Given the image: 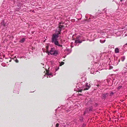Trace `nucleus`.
Wrapping results in <instances>:
<instances>
[{"label": "nucleus", "mask_w": 127, "mask_h": 127, "mask_svg": "<svg viewBox=\"0 0 127 127\" xmlns=\"http://www.w3.org/2000/svg\"><path fill=\"white\" fill-rule=\"evenodd\" d=\"M46 52L48 53V55L50 53L51 55L55 56H56L58 54V51L57 50H55L54 48H52L49 52L47 51Z\"/></svg>", "instance_id": "f03ea898"}, {"label": "nucleus", "mask_w": 127, "mask_h": 127, "mask_svg": "<svg viewBox=\"0 0 127 127\" xmlns=\"http://www.w3.org/2000/svg\"><path fill=\"white\" fill-rule=\"evenodd\" d=\"M114 94V93L113 92H111L110 93V95L111 96H112V95H113Z\"/></svg>", "instance_id": "f3484780"}, {"label": "nucleus", "mask_w": 127, "mask_h": 127, "mask_svg": "<svg viewBox=\"0 0 127 127\" xmlns=\"http://www.w3.org/2000/svg\"><path fill=\"white\" fill-rule=\"evenodd\" d=\"M59 107H58V108Z\"/></svg>", "instance_id": "c9c22d12"}, {"label": "nucleus", "mask_w": 127, "mask_h": 127, "mask_svg": "<svg viewBox=\"0 0 127 127\" xmlns=\"http://www.w3.org/2000/svg\"><path fill=\"white\" fill-rule=\"evenodd\" d=\"M64 64V63L63 62H61V64H60V66H62V65H63Z\"/></svg>", "instance_id": "f8f14e48"}, {"label": "nucleus", "mask_w": 127, "mask_h": 127, "mask_svg": "<svg viewBox=\"0 0 127 127\" xmlns=\"http://www.w3.org/2000/svg\"><path fill=\"white\" fill-rule=\"evenodd\" d=\"M1 65H2V66H5V64H4V63H2V64Z\"/></svg>", "instance_id": "aec40b11"}, {"label": "nucleus", "mask_w": 127, "mask_h": 127, "mask_svg": "<svg viewBox=\"0 0 127 127\" xmlns=\"http://www.w3.org/2000/svg\"><path fill=\"white\" fill-rule=\"evenodd\" d=\"M87 90V83H86V85L85 86H84L83 88L81 90H79L77 91L78 92H81L82 90Z\"/></svg>", "instance_id": "20e7f679"}, {"label": "nucleus", "mask_w": 127, "mask_h": 127, "mask_svg": "<svg viewBox=\"0 0 127 127\" xmlns=\"http://www.w3.org/2000/svg\"><path fill=\"white\" fill-rule=\"evenodd\" d=\"M77 95H81V94H79V93H78V94H77Z\"/></svg>", "instance_id": "b1692460"}, {"label": "nucleus", "mask_w": 127, "mask_h": 127, "mask_svg": "<svg viewBox=\"0 0 127 127\" xmlns=\"http://www.w3.org/2000/svg\"><path fill=\"white\" fill-rule=\"evenodd\" d=\"M104 32H102V33H104Z\"/></svg>", "instance_id": "473e14b6"}, {"label": "nucleus", "mask_w": 127, "mask_h": 127, "mask_svg": "<svg viewBox=\"0 0 127 127\" xmlns=\"http://www.w3.org/2000/svg\"><path fill=\"white\" fill-rule=\"evenodd\" d=\"M105 39L104 38L101 39L100 40V42L101 43H104L105 42Z\"/></svg>", "instance_id": "6e6552de"}, {"label": "nucleus", "mask_w": 127, "mask_h": 127, "mask_svg": "<svg viewBox=\"0 0 127 127\" xmlns=\"http://www.w3.org/2000/svg\"><path fill=\"white\" fill-rule=\"evenodd\" d=\"M108 94L107 93H104L102 95L101 98L103 99H105L106 98V96L108 95Z\"/></svg>", "instance_id": "39448f33"}, {"label": "nucleus", "mask_w": 127, "mask_h": 127, "mask_svg": "<svg viewBox=\"0 0 127 127\" xmlns=\"http://www.w3.org/2000/svg\"><path fill=\"white\" fill-rule=\"evenodd\" d=\"M66 50L67 51H69V49H67Z\"/></svg>", "instance_id": "a878e982"}, {"label": "nucleus", "mask_w": 127, "mask_h": 127, "mask_svg": "<svg viewBox=\"0 0 127 127\" xmlns=\"http://www.w3.org/2000/svg\"><path fill=\"white\" fill-rule=\"evenodd\" d=\"M13 93H15V92L14 91Z\"/></svg>", "instance_id": "e433bc0d"}, {"label": "nucleus", "mask_w": 127, "mask_h": 127, "mask_svg": "<svg viewBox=\"0 0 127 127\" xmlns=\"http://www.w3.org/2000/svg\"><path fill=\"white\" fill-rule=\"evenodd\" d=\"M112 46V47H113V48H114V45H112V46Z\"/></svg>", "instance_id": "bb28decb"}, {"label": "nucleus", "mask_w": 127, "mask_h": 127, "mask_svg": "<svg viewBox=\"0 0 127 127\" xmlns=\"http://www.w3.org/2000/svg\"><path fill=\"white\" fill-rule=\"evenodd\" d=\"M125 59V58H124V59L123 60H122V61H124V60Z\"/></svg>", "instance_id": "c756f323"}, {"label": "nucleus", "mask_w": 127, "mask_h": 127, "mask_svg": "<svg viewBox=\"0 0 127 127\" xmlns=\"http://www.w3.org/2000/svg\"><path fill=\"white\" fill-rule=\"evenodd\" d=\"M25 38H23L21 39L20 40V42L21 43H23L25 40Z\"/></svg>", "instance_id": "9d476101"}, {"label": "nucleus", "mask_w": 127, "mask_h": 127, "mask_svg": "<svg viewBox=\"0 0 127 127\" xmlns=\"http://www.w3.org/2000/svg\"><path fill=\"white\" fill-rule=\"evenodd\" d=\"M80 120L81 121H82L83 120V118L82 117H81L80 118Z\"/></svg>", "instance_id": "4be33fe9"}, {"label": "nucleus", "mask_w": 127, "mask_h": 127, "mask_svg": "<svg viewBox=\"0 0 127 127\" xmlns=\"http://www.w3.org/2000/svg\"><path fill=\"white\" fill-rule=\"evenodd\" d=\"M122 87V86H119V87L118 88V89H120Z\"/></svg>", "instance_id": "a211bd4d"}, {"label": "nucleus", "mask_w": 127, "mask_h": 127, "mask_svg": "<svg viewBox=\"0 0 127 127\" xmlns=\"http://www.w3.org/2000/svg\"><path fill=\"white\" fill-rule=\"evenodd\" d=\"M59 126V124L58 123H57L56 125V127H58Z\"/></svg>", "instance_id": "2eb2a0df"}, {"label": "nucleus", "mask_w": 127, "mask_h": 127, "mask_svg": "<svg viewBox=\"0 0 127 127\" xmlns=\"http://www.w3.org/2000/svg\"><path fill=\"white\" fill-rule=\"evenodd\" d=\"M17 93L18 94H19V91H17Z\"/></svg>", "instance_id": "7c9ffc66"}, {"label": "nucleus", "mask_w": 127, "mask_h": 127, "mask_svg": "<svg viewBox=\"0 0 127 127\" xmlns=\"http://www.w3.org/2000/svg\"><path fill=\"white\" fill-rule=\"evenodd\" d=\"M59 69V67H58L57 68H56V71H57Z\"/></svg>", "instance_id": "5701e85b"}, {"label": "nucleus", "mask_w": 127, "mask_h": 127, "mask_svg": "<svg viewBox=\"0 0 127 127\" xmlns=\"http://www.w3.org/2000/svg\"><path fill=\"white\" fill-rule=\"evenodd\" d=\"M48 47L47 46H46V49H47V50H48Z\"/></svg>", "instance_id": "393cba45"}, {"label": "nucleus", "mask_w": 127, "mask_h": 127, "mask_svg": "<svg viewBox=\"0 0 127 127\" xmlns=\"http://www.w3.org/2000/svg\"><path fill=\"white\" fill-rule=\"evenodd\" d=\"M92 107H90V108L89 109V111H92Z\"/></svg>", "instance_id": "6ab92c4d"}, {"label": "nucleus", "mask_w": 127, "mask_h": 127, "mask_svg": "<svg viewBox=\"0 0 127 127\" xmlns=\"http://www.w3.org/2000/svg\"><path fill=\"white\" fill-rule=\"evenodd\" d=\"M64 124V123H63V124Z\"/></svg>", "instance_id": "4c0bfd02"}, {"label": "nucleus", "mask_w": 127, "mask_h": 127, "mask_svg": "<svg viewBox=\"0 0 127 127\" xmlns=\"http://www.w3.org/2000/svg\"><path fill=\"white\" fill-rule=\"evenodd\" d=\"M82 42V41L79 40V37H77L76 38L75 40V43H80Z\"/></svg>", "instance_id": "423d86ee"}, {"label": "nucleus", "mask_w": 127, "mask_h": 127, "mask_svg": "<svg viewBox=\"0 0 127 127\" xmlns=\"http://www.w3.org/2000/svg\"><path fill=\"white\" fill-rule=\"evenodd\" d=\"M115 52L116 53H118L119 52V50L118 48H116L115 50Z\"/></svg>", "instance_id": "1a4fd4ad"}, {"label": "nucleus", "mask_w": 127, "mask_h": 127, "mask_svg": "<svg viewBox=\"0 0 127 127\" xmlns=\"http://www.w3.org/2000/svg\"><path fill=\"white\" fill-rule=\"evenodd\" d=\"M20 8H16L15 10H16L17 11H18L19 10V9H20Z\"/></svg>", "instance_id": "dca6fc26"}, {"label": "nucleus", "mask_w": 127, "mask_h": 127, "mask_svg": "<svg viewBox=\"0 0 127 127\" xmlns=\"http://www.w3.org/2000/svg\"><path fill=\"white\" fill-rule=\"evenodd\" d=\"M45 40H46V39H45V40L44 41V42H45Z\"/></svg>", "instance_id": "f704fd0d"}, {"label": "nucleus", "mask_w": 127, "mask_h": 127, "mask_svg": "<svg viewBox=\"0 0 127 127\" xmlns=\"http://www.w3.org/2000/svg\"><path fill=\"white\" fill-rule=\"evenodd\" d=\"M87 112V110H86L85 111H84L83 114L84 115H85L86 114Z\"/></svg>", "instance_id": "4468645a"}, {"label": "nucleus", "mask_w": 127, "mask_h": 127, "mask_svg": "<svg viewBox=\"0 0 127 127\" xmlns=\"http://www.w3.org/2000/svg\"><path fill=\"white\" fill-rule=\"evenodd\" d=\"M59 36L57 34H53L52 37L51 41L55 45H57L58 43V41L57 40V39Z\"/></svg>", "instance_id": "f257e3e1"}, {"label": "nucleus", "mask_w": 127, "mask_h": 127, "mask_svg": "<svg viewBox=\"0 0 127 127\" xmlns=\"http://www.w3.org/2000/svg\"><path fill=\"white\" fill-rule=\"evenodd\" d=\"M12 1H14L15 0H12Z\"/></svg>", "instance_id": "2f4dec72"}, {"label": "nucleus", "mask_w": 127, "mask_h": 127, "mask_svg": "<svg viewBox=\"0 0 127 127\" xmlns=\"http://www.w3.org/2000/svg\"><path fill=\"white\" fill-rule=\"evenodd\" d=\"M48 76H47V77H52L53 76V75H52V74L50 73H49V72H47V74Z\"/></svg>", "instance_id": "0eeeda50"}, {"label": "nucleus", "mask_w": 127, "mask_h": 127, "mask_svg": "<svg viewBox=\"0 0 127 127\" xmlns=\"http://www.w3.org/2000/svg\"><path fill=\"white\" fill-rule=\"evenodd\" d=\"M15 61L17 63H18L19 62L18 60L17 59H16V60H15Z\"/></svg>", "instance_id": "412c9836"}, {"label": "nucleus", "mask_w": 127, "mask_h": 127, "mask_svg": "<svg viewBox=\"0 0 127 127\" xmlns=\"http://www.w3.org/2000/svg\"><path fill=\"white\" fill-rule=\"evenodd\" d=\"M125 59V58H124V59L123 60H122V61H124V60Z\"/></svg>", "instance_id": "c85d7f7f"}, {"label": "nucleus", "mask_w": 127, "mask_h": 127, "mask_svg": "<svg viewBox=\"0 0 127 127\" xmlns=\"http://www.w3.org/2000/svg\"><path fill=\"white\" fill-rule=\"evenodd\" d=\"M62 23H60V25L59 26V29L58 30H56V33L55 34H58V36L61 33V32L62 30V29H63L64 27V26L63 25H61Z\"/></svg>", "instance_id": "7ed1b4c3"}, {"label": "nucleus", "mask_w": 127, "mask_h": 127, "mask_svg": "<svg viewBox=\"0 0 127 127\" xmlns=\"http://www.w3.org/2000/svg\"><path fill=\"white\" fill-rule=\"evenodd\" d=\"M57 45L60 47H62V45L59 44L58 42V43L57 44V45Z\"/></svg>", "instance_id": "ddd939ff"}, {"label": "nucleus", "mask_w": 127, "mask_h": 127, "mask_svg": "<svg viewBox=\"0 0 127 127\" xmlns=\"http://www.w3.org/2000/svg\"><path fill=\"white\" fill-rule=\"evenodd\" d=\"M123 0H120V1H123Z\"/></svg>", "instance_id": "72a5a7b5"}, {"label": "nucleus", "mask_w": 127, "mask_h": 127, "mask_svg": "<svg viewBox=\"0 0 127 127\" xmlns=\"http://www.w3.org/2000/svg\"><path fill=\"white\" fill-rule=\"evenodd\" d=\"M88 89L90 88V86H89L88 85Z\"/></svg>", "instance_id": "cd10ccee"}, {"label": "nucleus", "mask_w": 127, "mask_h": 127, "mask_svg": "<svg viewBox=\"0 0 127 127\" xmlns=\"http://www.w3.org/2000/svg\"><path fill=\"white\" fill-rule=\"evenodd\" d=\"M1 24L4 26H5V23L4 20H3L2 22L1 23Z\"/></svg>", "instance_id": "9b49d317"}]
</instances>
